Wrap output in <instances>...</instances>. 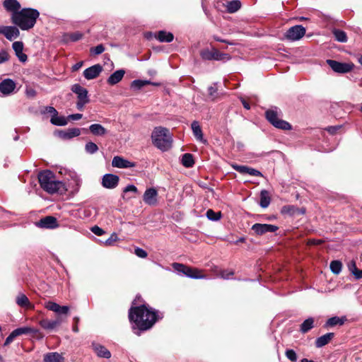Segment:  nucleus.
<instances>
[{
  "mask_svg": "<svg viewBox=\"0 0 362 362\" xmlns=\"http://www.w3.org/2000/svg\"><path fill=\"white\" fill-rule=\"evenodd\" d=\"M129 318L133 323L134 334L139 336L141 332L151 329L159 319L163 318V315L151 307L141 305L129 309Z\"/></svg>",
  "mask_w": 362,
  "mask_h": 362,
  "instance_id": "1",
  "label": "nucleus"
},
{
  "mask_svg": "<svg viewBox=\"0 0 362 362\" xmlns=\"http://www.w3.org/2000/svg\"><path fill=\"white\" fill-rule=\"evenodd\" d=\"M39 16L40 12L37 9L25 8L11 15V21L21 30H28L34 27Z\"/></svg>",
  "mask_w": 362,
  "mask_h": 362,
  "instance_id": "2",
  "label": "nucleus"
},
{
  "mask_svg": "<svg viewBox=\"0 0 362 362\" xmlns=\"http://www.w3.org/2000/svg\"><path fill=\"white\" fill-rule=\"evenodd\" d=\"M38 180L42 189L49 194H54L64 189V184L56 180L55 175L51 170L40 172Z\"/></svg>",
  "mask_w": 362,
  "mask_h": 362,
  "instance_id": "3",
  "label": "nucleus"
},
{
  "mask_svg": "<svg viewBox=\"0 0 362 362\" xmlns=\"http://www.w3.org/2000/svg\"><path fill=\"white\" fill-rule=\"evenodd\" d=\"M151 139L153 145L162 151H167L172 147V135L167 128L156 127L152 132Z\"/></svg>",
  "mask_w": 362,
  "mask_h": 362,
  "instance_id": "4",
  "label": "nucleus"
},
{
  "mask_svg": "<svg viewBox=\"0 0 362 362\" xmlns=\"http://www.w3.org/2000/svg\"><path fill=\"white\" fill-rule=\"evenodd\" d=\"M172 267L180 275H185L189 278L194 279L205 278V276L201 274L200 270L196 268L189 267L181 263H173Z\"/></svg>",
  "mask_w": 362,
  "mask_h": 362,
  "instance_id": "5",
  "label": "nucleus"
},
{
  "mask_svg": "<svg viewBox=\"0 0 362 362\" xmlns=\"http://www.w3.org/2000/svg\"><path fill=\"white\" fill-rule=\"evenodd\" d=\"M265 116L267 119L275 127L284 130H289L291 125L286 121L279 118L278 108L274 107L266 111Z\"/></svg>",
  "mask_w": 362,
  "mask_h": 362,
  "instance_id": "6",
  "label": "nucleus"
},
{
  "mask_svg": "<svg viewBox=\"0 0 362 362\" xmlns=\"http://www.w3.org/2000/svg\"><path fill=\"white\" fill-rule=\"evenodd\" d=\"M71 90L73 93L77 95V109L79 110H82L84 106L90 101L87 89L82 87L80 84L76 83L71 86Z\"/></svg>",
  "mask_w": 362,
  "mask_h": 362,
  "instance_id": "7",
  "label": "nucleus"
},
{
  "mask_svg": "<svg viewBox=\"0 0 362 362\" xmlns=\"http://www.w3.org/2000/svg\"><path fill=\"white\" fill-rule=\"evenodd\" d=\"M200 55L204 60L226 62L230 59V56L229 54L221 52L215 48H213L211 50L204 49L200 52Z\"/></svg>",
  "mask_w": 362,
  "mask_h": 362,
  "instance_id": "8",
  "label": "nucleus"
},
{
  "mask_svg": "<svg viewBox=\"0 0 362 362\" xmlns=\"http://www.w3.org/2000/svg\"><path fill=\"white\" fill-rule=\"evenodd\" d=\"M306 30L301 25L291 27L286 33L285 37L291 41H296L301 39L305 34Z\"/></svg>",
  "mask_w": 362,
  "mask_h": 362,
  "instance_id": "9",
  "label": "nucleus"
},
{
  "mask_svg": "<svg viewBox=\"0 0 362 362\" xmlns=\"http://www.w3.org/2000/svg\"><path fill=\"white\" fill-rule=\"evenodd\" d=\"M327 63L334 71L340 74L348 73L354 67L353 64L339 62L332 59H327Z\"/></svg>",
  "mask_w": 362,
  "mask_h": 362,
  "instance_id": "10",
  "label": "nucleus"
},
{
  "mask_svg": "<svg viewBox=\"0 0 362 362\" xmlns=\"http://www.w3.org/2000/svg\"><path fill=\"white\" fill-rule=\"evenodd\" d=\"M119 182V177L117 175L107 173L105 174L102 177V186L106 189H115L116 188Z\"/></svg>",
  "mask_w": 362,
  "mask_h": 362,
  "instance_id": "11",
  "label": "nucleus"
},
{
  "mask_svg": "<svg viewBox=\"0 0 362 362\" xmlns=\"http://www.w3.org/2000/svg\"><path fill=\"white\" fill-rule=\"evenodd\" d=\"M278 228L276 226L266 223H255L252 226V230L258 235L276 232Z\"/></svg>",
  "mask_w": 362,
  "mask_h": 362,
  "instance_id": "12",
  "label": "nucleus"
},
{
  "mask_svg": "<svg viewBox=\"0 0 362 362\" xmlns=\"http://www.w3.org/2000/svg\"><path fill=\"white\" fill-rule=\"evenodd\" d=\"M158 192L153 188H148L143 195L144 202L149 206H155L158 202Z\"/></svg>",
  "mask_w": 362,
  "mask_h": 362,
  "instance_id": "13",
  "label": "nucleus"
},
{
  "mask_svg": "<svg viewBox=\"0 0 362 362\" xmlns=\"http://www.w3.org/2000/svg\"><path fill=\"white\" fill-rule=\"evenodd\" d=\"M45 308L49 310L53 311L59 315H67L69 311V307L67 305H59L53 301H47L45 304Z\"/></svg>",
  "mask_w": 362,
  "mask_h": 362,
  "instance_id": "14",
  "label": "nucleus"
},
{
  "mask_svg": "<svg viewBox=\"0 0 362 362\" xmlns=\"http://www.w3.org/2000/svg\"><path fill=\"white\" fill-rule=\"evenodd\" d=\"M112 165L117 168H134L136 164L134 162L124 159L123 157L116 156L112 158Z\"/></svg>",
  "mask_w": 362,
  "mask_h": 362,
  "instance_id": "15",
  "label": "nucleus"
},
{
  "mask_svg": "<svg viewBox=\"0 0 362 362\" xmlns=\"http://www.w3.org/2000/svg\"><path fill=\"white\" fill-rule=\"evenodd\" d=\"M0 34L4 35L8 40L19 36V30L15 26H0Z\"/></svg>",
  "mask_w": 362,
  "mask_h": 362,
  "instance_id": "16",
  "label": "nucleus"
},
{
  "mask_svg": "<svg viewBox=\"0 0 362 362\" xmlns=\"http://www.w3.org/2000/svg\"><path fill=\"white\" fill-rule=\"evenodd\" d=\"M63 322V318L61 316H59L57 319L54 320H49L47 319H43L40 321L39 324L42 328L46 330H53L59 326Z\"/></svg>",
  "mask_w": 362,
  "mask_h": 362,
  "instance_id": "17",
  "label": "nucleus"
},
{
  "mask_svg": "<svg viewBox=\"0 0 362 362\" xmlns=\"http://www.w3.org/2000/svg\"><path fill=\"white\" fill-rule=\"evenodd\" d=\"M15 88V82L10 78L4 79L0 83V92L4 95H8L12 93Z\"/></svg>",
  "mask_w": 362,
  "mask_h": 362,
  "instance_id": "18",
  "label": "nucleus"
},
{
  "mask_svg": "<svg viewBox=\"0 0 362 362\" xmlns=\"http://www.w3.org/2000/svg\"><path fill=\"white\" fill-rule=\"evenodd\" d=\"M103 68L100 64H95L89 68H87L83 71L84 77L88 80L94 79L99 76L101 73Z\"/></svg>",
  "mask_w": 362,
  "mask_h": 362,
  "instance_id": "19",
  "label": "nucleus"
},
{
  "mask_svg": "<svg viewBox=\"0 0 362 362\" xmlns=\"http://www.w3.org/2000/svg\"><path fill=\"white\" fill-rule=\"evenodd\" d=\"M3 6L8 12L11 13V15L21 11V4L17 0H4Z\"/></svg>",
  "mask_w": 362,
  "mask_h": 362,
  "instance_id": "20",
  "label": "nucleus"
},
{
  "mask_svg": "<svg viewBox=\"0 0 362 362\" xmlns=\"http://www.w3.org/2000/svg\"><path fill=\"white\" fill-rule=\"evenodd\" d=\"M38 226L45 228H55L58 226V224L56 218L49 216L40 219Z\"/></svg>",
  "mask_w": 362,
  "mask_h": 362,
  "instance_id": "21",
  "label": "nucleus"
},
{
  "mask_svg": "<svg viewBox=\"0 0 362 362\" xmlns=\"http://www.w3.org/2000/svg\"><path fill=\"white\" fill-rule=\"evenodd\" d=\"M81 134V129L78 128H71L67 130H60L58 132V136L63 139H70Z\"/></svg>",
  "mask_w": 362,
  "mask_h": 362,
  "instance_id": "22",
  "label": "nucleus"
},
{
  "mask_svg": "<svg viewBox=\"0 0 362 362\" xmlns=\"http://www.w3.org/2000/svg\"><path fill=\"white\" fill-rule=\"evenodd\" d=\"M12 47L15 51L16 57L21 62H25L27 61V55L23 52V44L22 42L16 41L12 45Z\"/></svg>",
  "mask_w": 362,
  "mask_h": 362,
  "instance_id": "23",
  "label": "nucleus"
},
{
  "mask_svg": "<svg viewBox=\"0 0 362 362\" xmlns=\"http://www.w3.org/2000/svg\"><path fill=\"white\" fill-rule=\"evenodd\" d=\"M44 362H65V358L62 354L58 352H49L44 355Z\"/></svg>",
  "mask_w": 362,
  "mask_h": 362,
  "instance_id": "24",
  "label": "nucleus"
},
{
  "mask_svg": "<svg viewBox=\"0 0 362 362\" xmlns=\"http://www.w3.org/2000/svg\"><path fill=\"white\" fill-rule=\"evenodd\" d=\"M191 128L193 134L196 139L202 143H206V141L204 139L202 128L197 121H193L191 124Z\"/></svg>",
  "mask_w": 362,
  "mask_h": 362,
  "instance_id": "25",
  "label": "nucleus"
},
{
  "mask_svg": "<svg viewBox=\"0 0 362 362\" xmlns=\"http://www.w3.org/2000/svg\"><path fill=\"white\" fill-rule=\"evenodd\" d=\"M89 131L95 136H103L107 134V130L100 124H93L90 125Z\"/></svg>",
  "mask_w": 362,
  "mask_h": 362,
  "instance_id": "26",
  "label": "nucleus"
},
{
  "mask_svg": "<svg viewBox=\"0 0 362 362\" xmlns=\"http://www.w3.org/2000/svg\"><path fill=\"white\" fill-rule=\"evenodd\" d=\"M334 334L332 332L327 333L318 338L315 340V346L317 348H321L327 344L333 339Z\"/></svg>",
  "mask_w": 362,
  "mask_h": 362,
  "instance_id": "27",
  "label": "nucleus"
},
{
  "mask_svg": "<svg viewBox=\"0 0 362 362\" xmlns=\"http://www.w3.org/2000/svg\"><path fill=\"white\" fill-rule=\"evenodd\" d=\"M124 74H125V71L123 69H119V70L115 71L107 78V81L108 84L112 85V86L117 84L122 79Z\"/></svg>",
  "mask_w": 362,
  "mask_h": 362,
  "instance_id": "28",
  "label": "nucleus"
},
{
  "mask_svg": "<svg viewBox=\"0 0 362 362\" xmlns=\"http://www.w3.org/2000/svg\"><path fill=\"white\" fill-rule=\"evenodd\" d=\"M18 305L22 308H33V304L30 302L28 298L23 293H19L16 299Z\"/></svg>",
  "mask_w": 362,
  "mask_h": 362,
  "instance_id": "29",
  "label": "nucleus"
},
{
  "mask_svg": "<svg viewBox=\"0 0 362 362\" xmlns=\"http://www.w3.org/2000/svg\"><path fill=\"white\" fill-rule=\"evenodd\" d=\"M93 349L97 354V356L101 358H110L111 357L110 351L107 349L104 346L100 344H94Z\"/></svg>",
  "mask_w": 362,
  "mask_h": 362,
  "instance_id": "30",
  "label": "nucleus"
},
{
  "mask_svg": "<svg viewBox=\"0 0 362 362\" xmlns=\"http://www.w3.org/2000/svg\"><path fill=\"white\" fill-rule=\"evenodd\" d=\"M346 320V317H339L337 316H334L327 320V321L325 324V327H331L336 325H342Z\"/></svg>",
  "mask_w": 362,
  "mask_h": 362,
  "instance_id": "31",
  "label": "nucleus"
},
{
  "mask_svg": "<svg viewBox=\"0 0 362 362\" xmlns=\"http://www.w3.org/2000/svg\"><path fill=\"white\" fill-rule=\"evenodd\" d=\"M156 38L160 42H170L173 40L174 36H173V33H171L170 32L160 30L158 33Z\"/></svg>",
  "mask_w": 362,
  "mask_h": 362,
  "instance_id": "32",
  "label": "nucleus"
},
{
  "mask_svg": "<svg viewBox=\"0 0 362 362\" xmlns=\"http://www.w3.org/2000/svg\"><path fill=\"white\" fill-rule=\"evenodd\" d=\"M271 202L268 191L264 189L260 192V202L259 205L262 208H267L269 206Z\"/></svg>",
  "mask_w": 362,
  "mask_h": 362,
  "instance_id": "33",
  "label": "nucleus"
},
{
  "mask_svg": "<svg viewBox=\"0 0 362 362\" xmlns=\"http://www.w3.org/2000/svg\"><path fill=\"white\" fill-rule=\"evenodd\" d=\"M240 7L241 2L239 0H232L227 2L226 4L227 11L230 13L238 11Z\"/></svg>",
  "mask_w": 362,
  "mask_h": 362,
  "instance_id": "34",
  "label": "nucleus"
},
{
  "mask_svg": "<svg viewBox=\"0 0 362 362\" xmlns=\"http://www.w3.org/2000/svg\"><path fill=\"white\" fill-rule=\"evenodd\" d=\"M314 327V319L313 317H309L303 321V322L300 325V331L302 333H307Z\"/></svg>",
  "mask_w": 362,
  "mask_h": 362,
  "instance_id": "35",
  "label": "nucleus"
},
{
  "mask_svg": "<svg viewBox=\"0 0 362 362\" xmlns=\"http://www.w3.org/2000/svg\"><path fill=\"white\" fill-rule=\"evenodd\" d=\"M50 122L56 126H65L67 124V119L64 116H59L58 114L52 115Z\"/></svg>",
  "mask_w": 362,
  "mask_h": 362,
  "instance_id": "36",
  "label": "nucleus"
},
{
  "mask_svg": "<svg viewBox=\"0 0 362 362\" xmlns=\"http://www.w3.org/2000/svg\"><path fill=\"white\" fill-rule=\"evenodd\" d=\"M83 37V34L79 32L68 33L64 35L63 40L65 42L71 41L76 42L81 40Z\"/></svg>",
  "mask_w": 362,
  "mask_h": 362,
  "instance_id": "37",
  "label": "nucleus"
},
{
  "mask_svg": "<svg viewBox=\"0 0 362 362\" xmlns=\"http://www.w3.org/2000/svg\"><path fill=\"white\" fill-rule=\"evenodd\" d=\"M194 163L193 156L190 153H185L182 157V164L186 168H191Z\"/></svg>",
  "mask_w": 362,
  "mask_h": 362,
  "instance_id": "38",
  "label": "nucleus"
},
{
  "mask_svg": "<svg viewBox=\"0 0 362 362\" xmlns=\"http://www.w3.org/2000/svg\"><path fill=\"white\" fill-rule=\"evenodd\" d=\"M332 33L335 37V39L340 42H347V36L344 31L339 30V29H334L332 31Z\"/></svg>",
  "mask_w": 362,
  "mask_h": 362,
  "instance_id": "39",
  "label": "nucleus"
},
{
  "mask_svg": "<svg viewBox=\"0 0 362 362\" xmlns=\"http://www.w3.org/2000/svg\"><path fill=\"white\" fill-rule=\"evenodd\" d=\"M151 83V82L148 80H134L131 83V88L134 90H139L146 85Z\"/></svg>",
  "mask_w": 362,
  "mask_h": 362,
  "instance_id": "40",
  "label": "nucleus"
},
{
  "mask_svg": "<svg viewBox=\"0 0 362 362\" xmlns=\"http://www.w3.org/2000/svg\"><path fill=\"white\" fill-rule=\"evenodd\" d=\"M329 267L334 274H339L341 271L342 264L340 261L334 260L331 262Z\"/></svg>",
  "mask_w": 362,
  "mask_h": 362,
  "instance_id": "41",
  "label": "nucleus"
},
{
  "mask_svg": "<svg viewBox=\"0 0 362 362\" xmlns=\"http://www.w3.org/2000/svg\"><path fill=\"white\" fill-rule=\"evenodd\" d=\"M15 334L16 337L22 334L33 333L35 330L28 327H19L12 331Z\"/></svg>",
  "mask_w": 362,
  "mask_h": 362,
  "instance_id": "42",
  "label": "nucleus"
},
{
  "mask_svg": "<svg viewBox=\"0 0 362 362\" xmlns=\"http://www.w3.org/2000/svg\"><path fill=\"white\" fill-rule=\"evenodd\" d=\"M206 216L209 220L214 221H218L221 218V212H215L212 209H208Z\"/></svg>",
  "mask_w": 362,
  "mask_h": 362,
  "instance_id": "43",
  "label": "nucleus"
},
{
  "mask_svg": "<svg viewBox=\"0 0 362 362\" xmlns=\"http://www.w3.org/2000/svg\"><path fill=\"white\" fill-rule=\"evenodd\" d=\"M85 150L86 153L93 154L98 151V147L95 143L89 141L86 144Z\"/></svg>",
  "mask_w": 362,
  "mask_h": 362,
  "instance_id": "44",
  "label": "nucleus"
},
{
  "mask_svg": "<svg viewBox=\"0 0 362 362\" xmlns=\"http://www.w3.org/2000/svg\"><path fill=\"white\" fill-rule=\"evenodd\" d=\"M349 267L356 279H359L362 278V269H358L354 262H352Z\"/></svg>",
  "mask_w": 362,
  "mask_h": 362,
  "instance_id": "45",
  "label": "nucleus"
},
{
  "mask_svg": "<svg viewBox=\"0 0 362 362\" xmlns=\"http://www.w3.org/2000/svg\"><path fill=\"white\" fill-rule=\"evenodd\" d=\"M216 86L217 83H214L213 86H211L208 88L209 95L212 100H214L217 98L218 88Z\"/></svg>",
  "mask_w": 362,
  "mask_h": 362,
  "instance_id": "46",
  "label": "nucleus"
},
{
  "mask_svg": "<svg viewBox=\"0 0 362 362\" xmlns=\"http://www.w3.org/2000/svg\"><path fill=\"white\" fill-rule=\"evenodd\" d=\"M231 167L233 168V169H234L235 170L238 171V173H240L241 174H247L248 173V170H249L248 166L240 165L238 164H232Z\"/></svg>",
  "mask_w": 362,
  "mask_h": 362,
  "instance_id": "47",
  "label": "nucleus"
},
{
  "mask_svg": "<svg viewBox=\"0 0 362 362\" xmlns=\"http://www.w3.org/2000/svg\"><path fill=\"white\" fill-rule=\"evenodd\" d=\"M285 355L291 362H296L298 359L296 353L293 349H286Z\"/></svg>",
  "mask_w": 362,
  "mask_h": 362,
  "instance_id": "48",
  "label": "nucleus"
},
{
  "mask_svg": "<svg viewBox=\"0 0 362 362\" xmlns=\"http://www.w3.org/2000/svg\"><path fill=\"white\" fill-rule=\"evenodd\" d=\"M105 51V47L104 46L100 44V45H97L96 47H92L90 48V54H93V55H98V54H102L103 52Z\"/></svg>",
  "mask_w": 362,
  "mask_h": 362,
  "instance_id": "49",
  "label": "nucleus"
},
{
  "mask_svg": "<svg viewBox=\"0 0 362 362\" xmlns=\"http://www.w3.org/2000/svg\"><path fill=\"white\" fill-rule=\"evenodd\" d=\"M119 240L118 235L115 233H112L110 237L105 240L104 244L105 245H113L114 243Z\"/></svg>",
  "mask_w": 362,
  "mask_h": 362,
  "instance_id": "50",
  "label": "nucleus"
},
{
  "mask_svg": "<svg viewBox=\"0 0 362 362\" xmlns=\"http://www.w3.org/2000/svg\"><path fill=\"white\" fill-rule=\"evenodd\" d=\"M283 210L286 214H288L290 215H295L297 214V211H298V209L295 207L294 206H285Z\"/></svg>",
  "mask_w": 362,
  "mask_h": 362,
  "instance_id": "51",
  "label": "nucleus"
},
{
  "mask_svg": "<svg viewBox=\"0 0 362 362\" xmlns=\"http://www.w3.org/2000/svg\"><path fill=\"white\" fill-rule=\"evenodd\" d=\"M42 114H50L52 116V115H56V114H58V112L57 111V110L52 107V106H47L44 108L43 110H42Z\"/></svg>",
  "mask_w": 362,
  "mask_h": 362,
  "instance_id": "52",
  "label": "nucleus"
},
{
  "mask_svg": "<svg viewBox=\"0 0 362 362\" xmlns=\"http://www.w3.org/2000/svg\"><path fill=\"white\" fill-rule=\"evenodd\" d=\"M233 274H234V272L232 270H223L220 273L221 277L224 279H230L233 276Z\"/></svg>",
  "mask_w": 362,
  "mask_h": 362,
  "instance_id": "53",
  "label": "nucleus"
},
{
  "mask_svg": "<svg viewBox=\"0 0 362 362\" xmlns=\"http://www.w3.org/2000/svg\"><path fill=\"white\" fill-rule=\"evenodd\" d=\"M124 193L127 192H132L134 194L138 193L137 187L134 185H128L126 187L123 189Z\"/></svg>",
  "mask_w": 362,
  "mask_h": 362,
  "instance_id": "54",
  "label": "nucleus"
},
{
  "mask_svg": "<svg viewBox=\"0 0 362 362\" xmlns=\"http://www.w3.org/2000/svg\"><path fill=\"white\" fill-rule=\"evenodd\" d=\"M135 255L141 258H145L147 257L148 254L147 252L140 247H136L134 251Z\"/></svg>",
  "mask_w": 362,
  "mask_h": 362,
  "instance_id": "55",
  "label": "nucleus"
},
{
  "mask_svg": "<svg viewBox=\"0 0 362 362\" xmlns=\"http://www.w3.org/2000/svg\"><path fill=\"white\" fill-rule=\"evenodd\" d=\"M8 59V54L6 50L0 51V64L7 62Z\"/></svg>",
  "mask_w": 362,
  "mask_h": 362,
  "instance_id": "56",
  "label": "nucleus"
},
{
  "mask_svg": "<svg viewBox=\"0 0 362 362\" xmlns=\"http://www.w3.org/2000/svg\"><path fill=\"white\" fill-rule=\"evenodd\" d=\"M247 174L250 175H252V176H257V177H262L263 176L262 173L259 170H256L252 168H250V167H249Z\"/></svg>",
  "mask_w": 362,
  "mask_h": 362,
  "instance_id": "57",
  "label": "nucleus"
},
{
  "mask_svg": "<svg viewBox=\"0 0 362 362\" xmlns=\"http://www.w3.org/2000/svg\"><path fill=\"white\" fill-rule=\"evenodd\" d=\"M91 231L95 234L96 235H102L105 233V231L103 230V229H102L101 228H100L99 226H95L91 228Z\"/></svg>",
  "mask_w": 362,
  "mask_h": 362,
  "instance_id": "58",
  "label": "nucleus"
},
{
  "mask_svg": "<svg viewBox=\"0 0 362 362\" xmlns=\"http://www.w3.org/2000/svg\"><path fill=\"white\" fill-rule=\"evenodd\" d=\"M25 94H26L27 97L33 98L35 97L37 93L35 89H33L32 88H27L25 90Z\"/></svg>",
  "mask_w": 362,
  "mask_h": 362,
  "instance_id": "59",
  "label": "nucleus"
},
{
  "mask_svg": "<svg viewBox=\"0 0 362 362\" xmlns=\"http://www.w3.org/2000/svg\"><path fill=\"white\" fill-rule=\"evenodd\" d=\"M15 338H16L15 334H13V332H11V333L6 337L5 342H4V345L6 346V345L11 344Z\"/></svg>",
  "mask_w": 362,
  "mask_h": 362,
  "instance_id": "60",
  "label": "nucleus"
},
{
  "mask_svg": "<svg viewBox=\"0 0 362 362\" xmlns=\"http://www.w3.org/2000/svg\"><path fill=\"white\" fill-rule=\"evenodd\" d=\"M82 116H83L82 114L76 113V114L70 115L69 116V118H70L73 120H78L82 118Z\"/></svg>",
  "mask_w": 362,
  "mask_h": 362,
  "instance_id": "61",
  "label": "nucleus"
},
{
  "mask_svg": "<svg viewBox=\"0 0 362 362\" xmlns=\"http://www.w3.org/2000/svg\"><path fill=\"white\" fill-rule=\"evenodd\" d=\"M339 128H340L339 126H332V127H329L328 128H327V130L330 134H334Z\"/></svg>",
  "mask_w": 362,
  "mask_h": 362,
  "instance_id": "62",
  "label": "nucleus"
},
{
  "mask_svg": "<svg viewBox=\"0 0 362 362\" xmlns=\"http://www.w3.org/2000/svg\"><path fill=\"white\" fill-rule=\"evenodd\" d=\"M82 65H83V62H77L72 66V71H78L79 69H81Z\"/></svg>",
  "mask_w": 362,
  "mask_h": 362,
  "instance_id": "63",
  "label": "nucleus"
},
{
  "mask_svg": "<svg viewBox=\"0 0 362 362\" xmlns=\"http://www.w3.org/2000/svg\"><path fill=\"white\" fill-rule=\"evenodd\" d=\"M242 103H243V107L246 110H250V104L247 102H246L245 100H242Z\"/></svg>",
  "mask_w": 362,
  "mask_h": 362,
  "instance_id": "64",
  "label": "nucleus"
}]
</instances>
